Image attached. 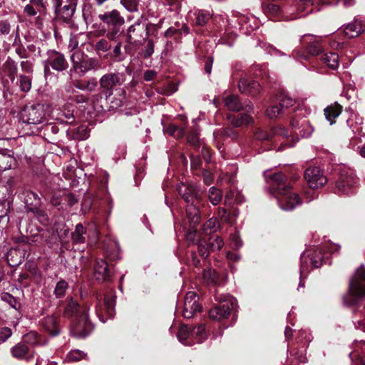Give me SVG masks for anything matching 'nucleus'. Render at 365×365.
Segmentation results:
<instances>
[{"instance_id":"obj_7","label":"nucleus","mask_w":365,"mask_h":365,"mask_svg":"<svg viewBox=\"0 0 365 365\" xmlns=\"http://www.w3.org/2000/svg\"><path fill=\"white\" fill-rule=\"evenodd\" d=\"M99 19L110 28L107 37L110 40H115L121 33V28L125 24L124 18L118 11L113 9L101 14Z\"/></svg>"},{"instance_id":"obj_1","label":"nucleus","mask_w":365,"mask_h":365,"mask_svg":"<svg viewBox=\"0 0 365 365\" xmlns=\"http://www.w3.org/2000/svg\"><path fill=\"white\" fill-rule=\"evenodd\" d=\"M270 179L272 189L280 195L278 203L282 210L290 211L302 204L300 197L291 190L292 187L282 173L272 175Z\"/></svg>"},{"instance_id":"obj_15","label":"nucleus","mask_w":365,"mask_h":365,"mask_svg":"<svg viewBox=\"0 0 365 365\" xmlns=\"http://www.w3.org/2000/svg\"><path fill=\"white\" fill-rule=\"evenodd\" d=\"M123 82V75L119 73L105 74L99 81L101 88L106 90L109 95L112 94L114 87L120 86Z\"/></svg>"},{"instance_id":"obj_32","label":"nucleus","mask_w":365,"mask_h":365,"mask_svg":"<svg viewBox=\"0 0 365 365\" xmlns=\"http://www.w3.org/2000/svg\"><path fill=\"white\" fill-rule=\"evenodd\" d=\"M220 229L218 220L212 217L203 223L202 226V232L205 235H209L216 232Z\"/></svg>"},{"instance_id":"obj_16","label":"nucleus","mask_w":365,"mask_h":365,"mask_svg":"<svg viewBox=\"0 0 365 365\" xmlns=\"http://www.w3.org/2000/svg\"><path fill=\"white\" fill-rule=\"evenodd\" d=\"M225 106L232 111H240L242 109H245L247 111L253 110V105L251 102H248L244 107L242 103L240 101L237 96L230 95L224 98Z\"/></svg>"},{"instance_id":"obj_29","label":"nucleus","mask_w":365,"mask_h":365,"mask_svg":"<svg viewBox=\"0 0 365 365\" xmlns=\"http://www.w3.org/2000/svg\"><path fill=\"white\" fill-rule=\"evenodd\" d=\"M313 268L310 262L309 252H304L301 255V264H300V277H305V275ZM299 287H304L302 279L299 284Z\"/></svg>"},{"instance_id":"obj_3","label":"nucleus","mask_w":365,"mask_h":365,"mask_svg":"<svg viewBox=\"0 0 365 365\" xmlns=\"http://www.w3.org/2000/svg\"><path fill=\"white\" fill-rule=\"evenodd\" d=\"M178 191L182 198L188 203L186 207L187 217L192 227L197 225L201 220L198 207L194 204V200L198 203L202 202V197L198 195L196 187L191 182H182L178 186Z\"/></svg>"},{"instance_id":"obj_12","label":"nucleus","mask_w":365,"mask_h":365,"mask_svg":"<svg viewBox=\"0 0 365 365\" xmlns=\"http://www.w3.org/2000/svg\"><path fill=\"white\" fill-rule=\"evenodd\" d=\"M304 178L312 189H319L327 182V178L323 172L317 167H311L304 171Z\"/></svg>"},{"instance_id":"obj_18","label":"nucleus","mask_w":365,"mask_h":365,"mask_svg":"<svg viewBox=\"0 0 365 365\" xmlns=\"http://www.w3.org/2000/svg\"><path fill=\"white\" fill-rule=\"evenodd\" d=\"M94 277L98 282L110 279V271L107 262L104 259H98L94 266Z\"/></svg>"},{"instance_id":"obj_49","label":"nucleus","mask_w":365,"mask_h":365,"mask_svg":"<svg viewBox=\"0 0 365 365\" xmlns=\"http://www.w3.org/2000/svg\"><path fill=\"white\" fill-rule=\"evenodd\" d=\"M120 3L129 12L138 11V2L137 0H120Z\"/></svg>"},{"instance_id":"obj_5","label":"nucleus","mask_w":365,"mask_h":365,"mask_svg":"<svg viewBox=\"0 0 365 365\" xmlns=\"http://www.w3.org/2000/svg\"><path fill=\"white\" fill-rule=\"evenodd\" d=\"M215 299L220 302V304L210 309L209 315L212 319L220 321L226 319L230 314L235 305V299L227 294H215Z\"/></svg>"},{"instance_id":"obj_20","label":"nucleus","mask_w":365,"mask_h":365,"mask_svg":"<svg viewBox=\"0 0 365 365\" xmlns=\"http://www.w3.org/2000/svg\"><path fill=\"white\" fill-rule=\"evenodd\" d=\"M76 3L71 1L68 4H65L63 6L61 5L56 6V13L58 18L62 19L63 21L68 22L72 18L75 10Z\"/></svg>"},{"instance_id":"obj_60","label":"nucleus","mask_w":365,"mask_h":365,"mask_svg":"<svg viewBox=\"0 0 365 365\" xmlns=\"http://www.w3.org/2000/svg\"><path fill=\"white\" fill-rule=\"evenodd\" d=\"M110 45L109 44L108 41L104 38L99 40L95 46L96 50L98 51H101L103 52L108 51L110 49Z\"/></svg>"},{"instance_id":"obj_43","label":"nucleus","mask_w":365,"mask_h":365,"mask_svg":"<svg viewBox=\"0 0 365 365\" xmlns=\"http://www.w3.org/2000/svg\"><path fill=\"white\" fill-rule=\"evenodd\" d=\"M58 119L66 123L71 124L74 122V115L73 110L66 109L63 108L61 110L58 116Z\"/></svg>"},{"instance_id":"obj_9","label":"nucleus","mask_w":365,"mask_h":365,"mask_svg":"<svg viewBox=\"0 0 365 365\" xmlns=\"http://www.w3.org/2000/svg\"><path fill=\"white\" fill-rule=\"evenodd\" d=\"M98 301L96 306V314L99 319L105 322L108 318H111L115 314V299L113 296H106L103 299V303L101 302L98 296H96Z\"/></svg>"},{"instance_id":"obj_17","label":"nucleus","mask_w":365,"mask_h":365,"mask_svg":"<svg viewBox=\"0 0 365 365\" xmlns=\"http://www.w3.org/2000/svg\"><path fill=\"white\" fill-rule=\"evenodd\" d=\"M357 182L354 175L341 174L339 180L336 182V187L339 193L348 194L350 187Z\"/></svg>"},{"instance_id":"obj_33","label":"nucleus","mask_w":365,"mask_h":365,"mask_svg":"<svg viewBox=\"0 0 365 365\" xmlns=\"http://www.w3.org/2000/svg\"><path fill=\"white\" fill-rule=\"evenodd\" d=\"M3 71L7 73L11 81L13 82L17 73V65L14 60L8 57L2 66Z\"/></svg>"},{"instance_id":"obj_4","label":"nucleus","mask_w":365,"mask_h":365,"mask_svg":"<svg viewBox=\"0 0 365 365\" xmlns=\"http://www.w3.org/2000/svg\"><path fill=\"white\" fill-rule=\"evenodd\" d=\"M361 282H365V268L363 266L356 271L355 275L350 279L349 294L344 297L345 304H354L360 297H365V287Z\"/></svg>"},{"instance_id":"obj_42","label":"nucleus","mask_w":365,"mask_h":365,"mask_svg":"<svg viewBox=\"0 0 365 365\" xmlns=\"http://www.w3.org/2000/svg\"><path fill=\"white\" fill-rule=\"evenodd\" d=\"M163 130L165 134L173 136L176 138H180L185 134L183 128H179L174 124L168 125Z\"/></svg>"},{"instance_id":"obj_14","label":"nucleus","mask_w":365,"mask_h":365,"mask_svg":"<svg viewBox=\"0 0 365 365\" xmlns=\"http://www.w3.org/2000/svg\"><path fill=\"white\" fill-rule=\"evenodd\" d=\"M290 125L292 133L302 138L310 137L314 131V128L305 118H302L300 120L293 118L290 122Z\"/></svg>"},{"instance_id":"obj_11","label":"nucleus","mask_w":365,"mask_h":365,"mask_svg":"<svg viewBox=\"0 0 365 365\" xmlns=\"http://www.w3.org/2000/svg\"><path fill=\"white\" fill-rule=\"evenodd\" d=\"M49 66L53 70L61 72L68 68V63L62 53L52 50L48 51V58L44 62V72L46 74L49 71Z\"/></svg>"},{"instance_id":"obj_25","label":"nucleus","mask_w":365,"mask_h":365,"mask_svg":"<svg viewBox=\"0 0 365 365\" xmlns=\"http://www.w3.org/2000/svg\"><path fill=\"white\" fill-rule=\"evenodd\" d=\"M24 203L27 212L36 211L37 207L41 205V199L36 192L27 191L24 198Z\"/></svg>"},{"instance_id":"obj_52","label":"nucleus","mask_w":365,"mask_h":365,"mask_svg":"<svg viewBox=\"0 0 365 365\" xmlns=\"http://www.w3.org/2000/svg\"><path fill=\"white\" fill-rule=\"evenodd\" d=\"M224 245L223 240L220 237L210 238L208 242L209 249L212 251L220 250Z\"/></svg>"},{"instance_id":"obj_57","label":"nucleus","mask_w":365,"mask_h":365,"mask_svg":"<svg viewBox=\"0 0 365 365\" xmlns=\"http://www.w3.org/2000/svg\"><path fill=\"white\" fill-rule=\"evenodd\" d=\"M86 55L81 51H76L71 56V60L73 63V68L74 69L78 64L84 58Z\"/></svg>"},{"instance_id":"obj_21","label":"nucleus","mask_w":365,"mask_h":365,"mask_svg":"<svg viewBox=\"0 0 365 365\" xmlns=\"http://www.w3.org/2000/svg\"><path fill=\"white\" fill-rule=\"evenodd\" d=\"M303 41L308 44L307 51L309 55L317 56L322 52L319 44V37H314L311 34H306L303 36Z\"/></svg>"},{"instance_id":"obj_36","label":"nucleus","mask_w":365,"mask_h":365,"mask_svg":"<svg viewBox=\"0 0 365 365\" xmlns=\"http://www.w3.org/2000/svg\"><path fill=\"white\" fill-rule=\"evenodd\" d=\"M207 197L212 205H217L222 200V193L220 189L211 187L208 190Z\"/></svg>"},{"instance_id":"obj_55","label":"nucleus","mask_w":365,"mask_h":365,"mask_svg":"<svg viewBox=\"0 0 365 365\" xmlns=\"http://www.w3.org/2000/svg\"><path fill=\"white\" fill-rule=\"evenodd\" d=\"M295 101L287 95H281L279 97V106L284 110L294 106Z\"/></svg>"},{"instance_id":"obj_62","label":"nucleus","mask_w":365,"mask_h":365,"mask_svg":"<svg viewBox=\"0 0 365 365\" xmlns=\"http://www.w3.org/2000/svg\"><path fill=\"white\" fill-rule=\"evenodd\" d=\"M9 200H0V217L7 215L9 211Z\"/></svg>"},{"instance_id":"obj_37","label":"nucleus","mask_w":365,"mask_h":365,"mask_svg":"<svg viewBox=\"0 0 365 365\" xmlns=\"http://www.w3.org/2000/svg\"><path fill=\"white\" fill-rule=\"evenodd\" d=\"M24 342L32 346L43 345V342L41 340V336L37 332L31 331L24 336Z\"/></svg>"},{"instance_id":"obj_48","label":"nucleus","mask_w":365,"mask_h":365,"mask_svg":"<svg viewBox=\"0 0 365 365\" xmlns=\"http://www.w3.org/2000/svg\"><path fill=\"white\" fill-rule=\"evenodd\" d=\"M110 56L114 58L115 61H122L125 59V56L122 51V43L118 42L113 48Z\"/></svg>"},{"instance_id":"obj_22","label":"nucleus","mask_w":365,"mask_h":365,"mask_svg":"<svg viewBox=\"0 0 365 365\" xmlns=\"http://www.w3.org/2000/svg\"><path fill=\"white\" fill-rule=\"evenodd\" d=\"M41 325L48 331L51 336H56L59 334L60 329L58 325L57 317L52 314L44 317L41 321Z\"/></svg>"},{"instance_id":"obj_53","label":"nucleus","mask_w":365,"mask_h":365,"mask_svg":"<svg viewBox=\"0 0 365 365\" xmlns=\"http://www.w3.org/2000/svg\"><path fill=\"white\" fill-rule=\"evenodd\" d=\"M312 6V0H301L298 5V9L301 12L306 11V13L304 14H302L300 16L312 13L313 11Z\"/></svg>"},{"instance_id":"obj_58","label":"nucleus","mask_w":365,"mask_h":365,"mask_svg":"<svg viewBox=\"0 0 365 365\" xmlns=\"http://www.w3.org/2000/svg\"><path fill=\"white\" fill-rule=\"evenodd\" d=\"M21 68L22 71L26 73L28 75H32L34 71V66L31 61L29 60H24L20 63Z\"/></svg>"},{"instance_id":"obj_51","label":"nucleus","mask_w":365,"mask_h":365,"mask_svg":"<svg viewBox=\"0 0 365 365\" xmlns=\"http://www.w3.org/2000/svg\"><path fill=\"white\" fill-rule=\"evenodd\" d=\"M263 9L266 14L272 16H277L281 12L280 7L278 5L273 3L264 4L263 6Z\"/></svg>"},{"instance_id":"obj_19","label":"nucleus","mask_w":365,"mask_h":365,"mask_svg":"<svg viewBox=\"0 0 365 365\" xmlns=\"http://www.w3.org/2000/svg\"><path fill=\"white\" fill-rule=\"evenodd\" d=\"M238 88L242 93H247L251 96H256L260 92V85L256 81H248L246 78H242L239 83Z\"/></svg>"},{"instance_id":"obj_61","label":"nucleus","mask_w":365,"mask_h":365,"mask_svg":"<svg viewBox=\"0 0 365 365\" xmlns=\"http://www.w3.org/2000/svg\"><path fill=\"white\" fill-rule=\"evenodd\" d=\"M154 52V43L152 40H149L143 50V56L145 58L150 57Z\"/></svg>"},{"instance_id":"obj_31","label":"nucleus","mask_w":365,"mask_h":365,"mask_svg":"<svg viewBox=\"0 0 365 365\" xmlns=\"http://www.w3.org/2000/svg\"><path fill=\"white\" fill-rule=\"evenodd\" d=\"M14 190V182L11 178L0 182V200H9Z\"/></svg>"},{"instance_id":"obj_64","label":"nucleus","mask_w":365,"mask_h":365,"mask_svg":"<svg viewBox=\"0 0 365 365\" xmlns=\"http://www.w3.org/2000/svg\"><path fill=\"white\" fill-rule=\"evenodd\" d=\"M15 53L21 58L26 59L28 58L29 53L21 44L15 45Z\"/></svg>"},{"instance_id":"obj_35","label":"nucleus","mask_w":365,"mask_h":365,"mask_svg":"<svg viewBox=\"0 0 365 365\" xmlns=\"http://www.w3.org/2000/svg\"><path fill=\"white\" fill-rule=\"evenodd\" d=\"M85 234L86 228L81 224H78L71 235L73 242L74 244L83 243L85 242Z\"/></svg>"},{"instance_id":"obj_26","label":"nucleus","mask_w":365,"mask_h":365,"mask_svg":"<svg viewBox=\"0 0 365 365\" xmlns=\"http://www.w3.org/2000/svg\"><path fill=\"white\" fill-rule=\"evenodd\" d=\"M11 356L17 359H27L30 349L24 342H19L11 347Z\"/></svg>"},{"instance_id":"obj_39","label":"nucleus","mask_w":365,"mask_h":365,"mask_svg":"<svg viewBox=\"0 0 365 365\" xmlns=\"http://www.w3.org/2000/svg\"><path fill=\"white\" fill-rule=\"evenodd\" d=\"M192 338L195 339L198 343H202L207 337L205 325L200 324L191 328Z\"/></svg>"},{"instance_id":"obj_8","label":"nucleus","mask_w":365,"mask_h":365,"mask_svg":"<svg viewBox=\"0 0 365 365\" xmlns=\"http://www.w3.org/2000/svg\"><path fill=\"white\" fill-rule=\"evenodd\" d=\"M45 118V110L41 104L25 106L20 112L21 120L26 124L42 123Z\"/></svg>"},{"instance_id":"obj_40","label":"nucleus","mask_w":365,"mask_h":365,"mask_svg":"<svg viewBox=\"0 0 365 365\" xmlns=\"http://www.w3.org/2000/svg\"><path fill=\"white\" fill-rule=\"evenodd\" d=\"M31 75L21 74L19 76V86L23 92H28L31 88Z\"/></svg>"},{"instance_id":"obj_54","label":"nucleus","mask_w":365,"mask_h":365,"mask_svg":"<svg viewBox=\"0 0 365 365\" xmlns=\"http://www.w3.org/2000/svg\"><path fill=\"white\" fill-rule=\"evenodd\" d=\"M282 113V108L277 105L272 106L266 110V115L269 118H276Z\"/></svg>"},{"instance_id":"obj_28","label":"nucleus","mask_w":365,"mask_h":365,"mask_svg":"<svg viewBox=\"0 0 365 365\" xmlns=\"http://www.w3.org/2000/svg\"><path fill=\"white\" fill-rule=\"evenodd\" d=\"M16 164V160L10 151L0 153V171L11 169Z\"/></svg>"},{"instance_id":"obj_56","label":"nucleus","mask_w":365,"mask_h":365,"mask_svg":"<svg viewBox=\"0 0 365 365\" xmlns=\"http://www.w3.org/2000/svg\"><path fill=\"white\" fill-rule=\"evenodd\" d=\"M353 115H351L346 120L347 125L351 129L352 132L355 133H359L361 132L362 128L361 126V122L356 120L354 124Z\"/></svg>"},{"instance_id":"obj_63","label":"nucleus","mask_w":365,"mask_h":365,"mask_svg":"<svg viewBox=\"0 0 365 365\" xmlns=\"http://www.w3.org/2000/svg\"><path fill=\"white\" fill-rule=\"evenodd\" d=\"M12 334L11 329L2 327L0 329V342H5Z\"/></svg>"},{"instance_id":"obj_34","label":"nucleus","mask_w":365,"mask_h":365,"mask_svg":"<svg viewBox=\"0 0 365 365\" xmlns=\"http://www.w3.org/2000/svg\"><path fill=\"white\" fill-rule=\"evenodd\" d=\"M339 56L336 53H329L324 54L322 61L331 69H336L339 66Z\"/></svg>"},{"instance_id":"obj_47","label":"nucleus","mask_w":365,"mask_h":365,"mask_svg":"<svg viewBox=\"0 0 365 365\" xmlns=\"http://www.w3.org/2000/svg\"><path fill=\"white\" fill-rule=\"evenodd\" d=\"M202 277L205 282H206L207 284H214L217 282V275L216 272L210 268L204 269Z\"/></svg>"},{"instance_id":"obj_50","label":"nucleus","mask_w":365,"mask_h":365,"mask_svg":"<svg viewBox=\"0 0 365 365\" xmlns=\"http://www.w3.org/2000/svg\"><path fill=\"white\" fill-rule=\"evenodd\" d=\"M86 356L85 353L78 349L72 350L67 354L66 360L71 362L78 361L84 359Z\"/></svg>"},{"instance_id":"obj_46","label":"nucleus","mask_w":365,"mask_h":365,"mask_svg":"<svg viewBox=\"0 0 365 365\" xmlns=\"http://www.w3.org/2000/svg\"><path fill=\"white\" fill-rule=\"evenodd\" d=\"M68 283L64 280H60L57 282L55 289H54V294L57 298H61L63 297L66 290L68 289Z\"/></svg>"},{"instance_id":"obj_24","label":"nucleus","mask_w":365,"mask_h":365,"mask_svg":"<svg viewBox=\"0 0 365 365\" xmlns=\"http://www.w3.org/2000/svg\"><path fill=\"white\" fill-rule=\"evenodd\" d=\"M344 31L348 38H355L364 31V26L360 21L355 19L345 26Z\"/></svg>"},{"instance_id":"obj_45","label":"nucleus","mask_w":365,"mask_h":365,"mask_svg":"<svg viewBox=\"0 0 365 365\" xmlns=\"http://www.w3.org/2000/svg\"><path fill=\"white\" fill-rule=\"evenodd\" d=\"M66 93L68 99L73 100L77 103H85L87 101V98L83 95H75L76 91L71 86L66 88Z\"/></svg>"},{"instance_id":"obj_10","label":"nucleus","mask_w":365,"mask_h":365,"mask_svg":"<svg viewBox=\"0 0 365 365\" xmlns=\"http://www.w3.org/2000/svg\"><path fill=\"white\" fill-rule=\"evenodd\" d=\"M148 36V28L146 24L138 20L130 26L127 30L128 41L133 44H138L145 41Z\"/></svg>"},{"instance_id":"obj_38","label":"nucleus","mask_w":365,"mask_h":365,"mask_svg":"<svg viewBox=\"0 0 365 365\" xmlns=\"http://www.w3.org/2000/svg\"><path fill=\"white\" fill-rule=\"evenodd\" d=\"M178 340L183 344H189L186 340L192 338V329L187 325H182L177 334Z\"/></svg>"},{"instance_id":"obj_44","label":"nucleus","mask_w":365,"mask_h":365,"mask_svg":"<svg viewBox=\"0 0 365 365\" xmlns=\"http://www.w3.org/2000/svg\"><path fill=\"white\" fill-rule=\"evenodd\" d=\"M309 252L310 254V262L313 268L321 266L324 258L322 252L317 250L309 251Z\"/></svg>"},{"instance_id":"obj_30","label":"nucleus","mask_w":365,"mask_h":365,"mask_svg":"<svg viewBox=\"0 0 365 365\" xmlns=\"http://www.w3.org/2000/svg\"><path fill=\"white\" fill-rule=\"evenodd\" d=\"M341 111L342 107L337 103H335L324 109L325 117L330 123V125H333L335 123V118L341 114Z\"/></svg>"},{"instance_id":"obj_41","label":"nucleus","mask_w":365,"mask_h":365,"mask_svg":"<svg viewBox=\"0 0 365 365\" xmlns=\"http://www.w3.org/2000/svg\"><path fill=\"white\" fill-rule=\"evenodd\" d=\"M195 15L196 16V24L199 26H204L212 17V14L208 10H198Z\"/></svg>"},{"instance_id":"obj_6","label":"nucleus","mask_w":365,"mask_h":365,"mask_svg":"<svg viewBox=\"0 0 365 365\" xmlns=\"http://www.w3.org/2000/svg\"><path fill=\"white\" fill-rule=\"evenodd\" d=\"M272 135L284 140L278 148V151L284 150L287 148L293 147L298 140V138H294L292 135H289L288 131L280 126L273 128L270 133L262 130H259L256 133L255 138L258 140H266L271 139Z\"/></svg>"},{"instance_id":"obj_59","label":"nucleus","mask_w":365,"mask_h":365,"mask_svg":"<svg viewBox=\"0 0 365 365\" xmlns=\"http://www.w3.org/2000/svg\"><path fill=\"white\" fill-rule=\"evenodd\" d=\"M30 212H32L41 223L46 224L48 222V216L44 211L40 209V207H37L36 211H31Z\"/></svg>"},{"instance_id":"obj_2","label":"nucleus","mask_w":365,"mask_h":365,"mask_svg":"<svg viewBox=\"0 0 365 365\" xmlns=\"http://www.w3.org/2000/svg\"><path fill=\"white\" fill-rule=\"evenodd\" d=\"M88 308L87 307L81 310L76 302L71 299L66 307L63 316L71 317L74 316L76 321L71 328V333L76 337H86L93 330V326L90 322L88 315Z\"/></svg>"},{"instance_id":"obj_27","label":"nucleus","mask_w":365,"mask_h":365,"mask_svg":"<svg viewBox=\"0 0 365 365\" xmlns=\"http://www.w3.org/2000/svg\"><path fill=\"white\" fill-rule=\"evenodd\" d=\"M98 65L96 59L88 58L87 56L84 57L83 61L74 68V70L80 75H84L88 71L94 69Z\"/></svg>"},{"instance_id":"obj_13","label":"nucleus","mask_w":365,"mask_h":365,"mask_svg":"<svg viewBox=\"0 0 365 365\" xmlns=\"http://www.w3.org/2000/svg\"><path fill=\"white\" fill-rule=\"evenodd\" d=\"M201 307L198 304V297L194 292L186 294L184 302L182 315L186 319L192 318L196 312H200Z\"/></svg>"},{"instance_id":"obj_23","label":"nucleus","mask_w":365,"mask_h":365,"mask_svg":"<svg viewBox=\"0 0 365 365\" xmlns=\"http://www.w3.org/2000/svg\"><path fill=\"white\" fill-rule=\"evenodd\" d=\"M227 118L230 124L236 128L241 127L242 125H248L253 123L252 118L246 113H242L237 115L229 114Z\"/></svg>"}]
</instances>
